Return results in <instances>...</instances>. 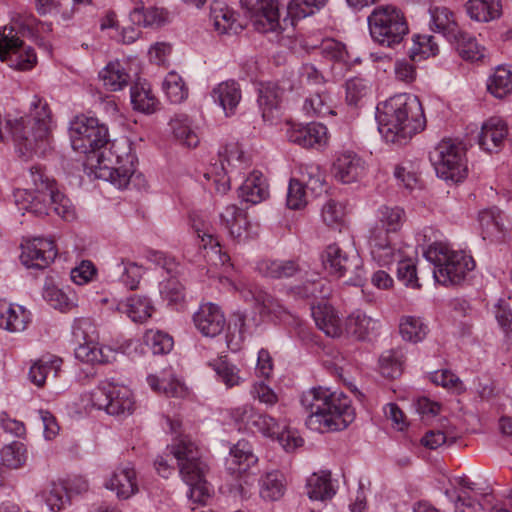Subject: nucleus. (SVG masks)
Returning <instances> with one entry per match:
<instances>
[{
	"instance_id": "64",
	"label": "nucleus",
	"mask_w": 512,
	"mask_h": 512,
	"mask_svg": "<svg viewBox=\"0 0 512 512\" xmlns=\"http://www.w3.org/2000/svg\"><path fill=\"white\" fill-rule=\"evenodd\" d=\"M306 205V192L302 181L291 179L287 191V206L290 209H301Z\"/></svg>"
},
{
	"instance_id": "34",
	"label": "nucleus",
	"mask_w": 512,
	"mask_h": 512,
	"mask_svg": "<svg viewBox=\"0 0 512 512\" xmlns=\"http://www.w3.org/2000/svg\"><path fill=\"white\" fill-rule=\"evenodd\" d=\"M327 0H291L287 6V17L280 20L281 27L275 33H280L288 27L293 26L296 18H305L314 14L316 10H319L326 4Z\"/></svg>"
},
{
	"instance_id": "30",
	"label": "nucleus",
	"mask_w": 512,
	"mask_h": 512,
	"mask_svg": "<svg viewBox=\"0 0 512 512\" xmlns=\"http://www.w3.org/2000/svg\"><path fill=\"white\" fill-rule=\"evenodd\" d=\"M212 98L222 107L226 116L233 115L241 100L240 86L233 80L221 82L213 88Z\"/></svg>"
},
{
	"instance_id": "25",
	"label": "nucleus",
	"mask_w": 512,
	"mask_h": 512,
	"mask_svg": "<svg viewBox=\"0 0 512 512\" xmlns=\"http://www.w3.org/2000/svg\"><path fill=\"white\" fill-rule=\"evenodd\" d=\"M130 20L138 26L158 28L169 21V13L164 8H145L143 2L139 0L135 2V7L130 12Z\"/></svg>"
},
{
	"instance_id": "35",
	"label": "nucleus",
	"mask_w": 512,
	"mask_h": 512,
	"mask_svg": "<svg viewBox=\"0 0 512 512\" xmlns=\"http://www.w3.org/2000/svg\"><path fill=\"white\" fill-rule=\"evenodd\" d=\"M466 10L471 19L478 22H490L502 14L500 0H468Z\"/></svg>"
},
{
	"instance_id": "38",
	"label": "nucleus",
	"mask_w": 512,
	"mask_h": 512,
	"mask_svg": "<svg viewBox=\"0 0 512 512\" xmlns=\"http://www.w3.org/2000/svg\"><path fill=\"white\" fill-rule=\"evenodd\" d=\"M455 38L449 42L455 47L459 56L467 61H478L484 57V48L481 47L476 38L467 32L459 30Z\"/></svg>"
},
{
	"instance_id": "19",
	"label": "nucleus",
	"mask_w": 512,
	"mask_h": 512,
	"mask_svg": "<svg viewBox=\"0 0 512 512\" xmlns=\"http://www.w3.org/2000/svg\"><path fill=\"white\" fill-rule=\"evenodd\" d=\"M105 487L114 491L117 497L123 500L136 494L138 482L134 467L130 463L118 466L106 481Z\"/></svg>"
},
{
	"instance_id": "60",
	"label": "nucleus",
	"mask_w": 512,
	"mask_h": 512,
	"mask_svg": "<svg viewBox=\"0 0 512 512\" xmlns=\"http://www.w3.org/2000/svg\"><path fill=\"white\" fill-rule=\"evenodd\" d=\"M430 379L434 384L442 386L457 394H460L465 390V387L459 377L447 369L433 372Z\"/></svg>"
},
{
	"instance_id": "16",
	"label": "nucleus",
	"mask_w": 512,
	"mask_h": 512,
	"mask_svg": "<svg viewBox=\"0 0 512 512\" xmlns=\"http://www.w3.org/2000/svg\"><path fill=\"white\" fill-rule=\"evenodd\" d=\"M199 332L206 337L219 335L226 326V319L220 307L213 303L202 304L193 316Z\"/></svg>"
},
{
	"instance_id": "36",
	"label": "nucleus",
	"mask_w": 512,
	"mask_h": 512,
	"mask_svg": "<svg viewBox=\"0 0 512 512\" xmlns=\"http://www.w3.org/2000/svg\"><path fill=\"white\" fill-rule=\"evenodd\" d=\"M142 266L126 259H119L111 266V276L118 278L130 290L138 287L143 275Z\"/></svg>"
},
{
	"instance_id": "57",
	"label": "nucleus",
	"mask_w": 512,
	"mask_h": 512,
	"mask_svg": "<svg viewBox=\"0 0 512 512\" xmlns=\"http://www.w3.org/2000/svg\"><path fill=\"white\" fill-rule=\"evenodd\" d=\"M147 381L154 391L161 392L167 397H182L185 394L184 385L176 379H159L154 375H150Z\"/></svg>"
},
{
	"instance_id": "59",
	"label": "nucleus",
	"mask_w": 512,
	"mask_h": 512,
	"mask_svg": "<svg viewBox=\"0 0 512 512\" xmlns=\"http://www.w3.org/2000/svg\"><path fill=\"white\" fill-rule=\"evenodd\" d=\"M370 86L361 78H352L346 82V101L350 106H358L368 95Z\"/></svg>"
},
{
	"instance_id": "40",
	"label": "nucleus",
	"mask_w": 512,
	"mask_h": 512,
	"mask_svg": "<svg viewBox=\"0 0 512 512\" xmlns=\"http://www.w3.org/2000/svg\"><path fill=\"white\" fill-rule=\"evenodd\" d=\"M258 270L266 277L283 279L294 276L300 271L295 260H263L258 263Z\"/></svg>"
},
{
	"instance_id": "7",
	"label": "nucleus",
	"mask_w": 512,
	"mask_h": 512,
	"mask_svg": "<svg viewBox=\"0 0 512 512\" xmlns=\"http://www.w3.org/2000/svg\"><path fill=\"white\" fill-rule=\"evenodd\" d=\"M32 16L15 20L0 32V60L18 70H28L36 63V54L31 47H25L20 36L31 32Z\"/></svg>"
},
{
	"instance_id": "29",
	"label": "nucleus",
	"mask_w": 512,
	"mask_h": 512,
	"mask_svg": "<svg viewBox=\"0 0 512 512\" xmlns=\"http://www.w3.org/2000/svg\"><path fill=\"white\" fill-rule=\"evenodd\" d=\"M191 221L192 228L197 233L198 238L201 239V247L205 250H207L208 247L210 249L206 256L209 257L210 260H212L213 257H217L221 265H226V263L230 261V257L225 252H222L218 239L210 233L207 223L198 216H193Z\"/></svg>"
},
{
	"instance_id": "43",
	"label": "nucleus",
	"mask_w": 512,
	"mask_h": 512,
	"mask_svg": "<svg viewBox=\"0 0 512 512\" xmlns=\"http://www.w3.org/2000/svg\"><path fill=\"white\" fill-rule=\"evenodd\" d=\"M99 78L110 91L122 90L130 81L129 74L118 61L108 63L107 66L100 71Z\"/></svg>"
},
{
	"instance_id": "23",
	"label": "nucleus",
	"mask_w": 512,
	"mask_h": 512,
	"mask_svg": "<svg viewBox=\"0 0 512 512\" xmlns=\"http://www.w3.org/2000/svg\"><path fill=\"white\" fill-rule=\"evenodd\" d=\"M210 19L218 34L233 35L244 29V25L236 19L234 11L218 1L211 4Z\"/></svg>"
},
{
	"instance_id": "41",
	"label": "nucleus",
	"mask_w": 512,
	"mask_h": 512,
	"mask_svg": "<svg viewBox=\"0 0 512 512\" xmlns=\"http://www.w3.org/2000/svg\"><path fill=\"white\" fill-rule=\"evenodd\" d=\"M221 224L232 238L240 240L247 227L246 213L234 204L225 207L220 214Z\"/></svg>"
},
{
	"instance_id": "42",
	"label": "nucleus",
	"mask_w": 512,
	"mask_h": 512,
	"mask_svg": "<svg viewBox=\"0 0 512 512\" xmlns=\"http://www.w3.org/2000/svg\"><path fill=\"white\" fill-rule=\"evenodd\" d=\"M483 238H499L504 233L503 217L500 209L492 207L482 210L478 215Z\"/></svg>"
},
{
	"instance_id": "51",
	"label": "nucleus",
	"mask_w": 512,
	"mask_h": 512,
	"mask_svg": "<svg viewBox=\"0 0 512 512\" xmlns=\"http://www.w3.org/2000/svg\"><path fill=\"white\" fill-rule=\"evenodd\" d=\"M61 362V359L58 358L38 360L30 367V381L39 387L43 386L49 373L54 372V376L57 375Z\"/></svg>"
},
{
	"instance_id": "3",
	"label": "nucleus",
	"mask_w": 512,
	"mask_h": 512,
	"mask_svg": "<svg viewBox=\"0 0 512 512\" xmlns=\"http://www.w3.org/2000/svg\"><path fill=\"white\" fill-rule=\"evenodd\" d=\"M307 414L306 425L321 433L341 431L355 420L351 400L343 392H331L327 388H311L300 399Z\"/></svg>"
},
{
	"instance_id": "13",
	"label": "nucleus",
	"mask_w": 512,
	"mask_h": 512,
	"mask_svg": "<svg viewBox=\"0 0 512 512\" xmlns=\"http://www.w3.org/2000/svg\"><path fill=\"white\" fill-rule=\"evenodd\" d=\"M21 262L28 268L45 269L56 258L57 250L54 241L45 238H34L21 245Z\"/></svg>"
},
{
	"instance_id": "47",
	"label": "nucleus",
	"mask_w": 512,
	"mask_h": 512,
	"mask_svg": "<svg viewBox=\"0 0 512 512\" xmlns=\"http://www.w3.org/2000/svg\"><path fill=\"white\" fill-rule=\"evenodd\" d=\"M302 180L313 194L320 195L325 189V173L320 165L307 163L300 166Z\"/></svg>"
},
{
	"instance_id": "50",
	"label": "nucleus",
	"mask_w": 512,
	"mask_h": 512,
	"mask_svg": "<svg viewBox=\"0 0 512 512\" xmlns=\"http://www.w3.org/2000/svg\"><path fill=\"white\" fill-rule=\"evenodd\" d=\"M399 330L402 338L406 341L417 343L427 335V326L420 318L406 316L401 319Z\"/></svg>"
},
{
	"instance_id": "52",
	"label": "nucleus",
	"mask_w": 512,
	"mask_h": 512,
	"mask_svg": "<svg viewBox=\"0 0 512 512\" xmlns=\"http://www.w3.org/2000/svg\"><path fill=\"white\" fill-rule=\"evenodd\" d=\"M144 344L154 355H164L173 348V339L159 330H148L143 337Z\"/></svg>"
},
{
	"instance_id": "14",
	"label": "nucleus",
	"mask_w": 512,
	"mask_h": 512,
	"mask_svg": "<svg viewBox=\"0 0 512 512\" xmlns=\"http://www.w3.org/2000/svg\"><path fill=\"white\" fill-rule=\"evenodd\" d=\"M74 336L77 340L82 338L83 343L75 348V357L81 362L89 364H106L115 359V351L109 347H101L93 339L88 338L85 331L80 327L74 331Z\"/></svg>"
},
{
	"instance_id": "21",
	"label": "nucleus",
	"mask_w": 512,
	"mask_h": 512,
	"mask_svg": "<svg viewBox=\"0 0 512 512\" xmlns=\"http://www.w3.org/2000/svg\"><path fill=\"white\" fill-rule=\"evenodd\" d=\"M258 457L254 454L252 446L245 440H240L230 448V457L227 460L228 470L232 474L254 473Z\"/></svg>"
},
{
	"instance_id": "22",
	"label": "nucleus",
	"mask_w": 512,
	"mask_h": 512,
	"mask_svg": "<svg viewBox=\"0 0 512 512\" xmlns=\"http://www.w3.org/2000/svg\"><path fill=\"white\" fill-rule=\"evenodd\" d=\"M31 322V313L21 305L0 300V328L9 332H22Z\"/></svg>"
},
{
	"instance_id": "62",
	"label": "nucleus",
	"mask_w": 512,
	"mask_h": 512,
	"mask_svg": "<svg viewBox=\"0 0 512 512\" xmlns=\"http://www.w3.org/2000/svg\"><path fill=\"white\" fill-rule=\"evenodd\" d=\"M213 369L227 387L239 385L240 376L236 366L225 359H219L213 364Z\"/></svg>"
},
{
	"instance_id": "1",
	"label": "nucleus",
	"mask_w": 512,
	"mask_h": 512,
	"mask_svg": "<svg viewBox=\"0 0 512 512\" xmlns=\"http://www.w3.org/2000/svg\"><path fill=\"white\" fill-rule=\"evenodd\" d=\"M70 140L72 148L96 159L99 168L108 170L111 182L119 188L127 187L135 177L136 156L128 141H113L109 149L108 128L95 117L76 116L71 122ZM141 175H136V178Z\"/></svg>"
},
{
	"instance_id": "12",
	"label": "nucleus",
	"mask_w": 512,
	"mask_h": 512,
	"mask_svg": "<svg viewBox=\"0 0 512 512\" xmlns=\"http://www.w3.org/2000/svg\"><path fill=\"white\" fill-rule=\"evenodd\" d=\"M240 3L258 32L268 33L283 27L280 23L278 0H241Z\"/></svg>"
},
{
	"instance_id": "53",
	"label": "nucleus",
	"mask_w": 512,
	"mask_h": 512,
	"mask_svg": "<svg viewBox=\"0 0 512 512\" xmlns=\"http://www.w3.org/2000/svg\"><path fill=\"white\" fill-rule=\"evenodd\" d=\"M163 90L171 103H181L188 96V88L182 77L175 72L167 74L163 81Z\"/></svg>"
},
{
	"instance_id": "27",
	"label": "nucleus",
	"mask_w": 512,
	"mask_h": 512,
	"mask_svg": "<svg viewBox=\"0 0 512 512\" xmlns=\"http://www.w3.org/2000/svg\"><path fill=\"white\" fill-rule=\"evenodd\" d=\"M153 306L145 296L134 295L119 301L115 310L126 314L133 322L143 323L152 316Z\"/></svg>"
},
{
	"instance_id": "17",
	"label": "nucleus",
	"mask_w": 512,
	"mask_h": 512,
	"mask_svg": "<svg viewBox=\"0 0 512 512\" xmlns=\"http://www.w3.org/2000/svg\"><path fill=\"white\" fill-rule=\"evenodd\" d=\"M290 142L303 148H320L327 142V128L321 123L292 126L287 131Z\"/></svg>"
},
{
	"instance_id": "44",
	"label": "nucleus",
	"mask_w": 512,
	"mask_h": 512,
	"mask_svg": "<svg viewBox=\"0 0 512 512\" xmlns=\"http://www.w3.org/2000/svg\"><path fill=\"white\" fill-rule=\"evenodd\" d=\"M488 91L496 98H503L512 92V67L498 66L490 76Z\"/></svg>"
},
{
	"instance_id": "45",
	"label": "nucleus",
	"mask_w": 512,
	"mask_h": 512,
	"mask_svg": "<svg viewBox=\"0 0 512 512\" xmlns=\"http://www.w3.org/2000/svg\"><path fill=\"white\" fill-rule=\"evenodd\" d=\"M131 102L135 110L143 113H153L158 103L146 83H136L130 90Z\"/></svg>"
},
{
	"instance_id": "11",
	"label": "nucleus",
	"mask_w": 512,
	"mask_h": 512,
	"mask_svg": "<svg viewBox=\"0 0 512 512\" xmlns=\"http://www.w3.org/2000/svg\"><path fill=\"white\" fill-rule=\"evenodd\" d=\"M91 402L99 410L110 415L130 414L134 408L131 390L111 381H102L91 393Z\"/></svg>"
},
{
	"instance_id": "56",
	"label": "nucleus",
	"mask_w": 512,
	"mask_h": 512,
	"mask_svg": "<svg viewBox=\"0 0 512 512\" xmlns=\"http://www.w3.org/2000/svg\"><path fill=\"white\" fill-rule=\"evenodd\" d=\"M286 427L284 419H276L270 415L259 413L255 417L253 431H258L264 436L274 438L280 433L282 428Z\"/></svg>"
},
{
	"instance_id": "20",
	"label": "nucleus",
	"mask_w": 512,
	"mask_h": 512,
	"mask_svg": "<svg viewBox=\"0 0 512 512\" xmlns=\"http://www.w3.org/2000/svg\"><path fill=\"white\" fill-rule=\"evenodd\" d=\"M365 170V162L353 152L342 153L333 164L334 176L343 184L359 181Z\"/></svg>"
},
{
	"instance_id": "10",
	"label": "nucleus",
	"mask_w": 512,
	"mask_h": 512,
	"mask_svg": "<svg viewBox=\"0 0 512 512\" xmlns=\"http://www.w3.org/2000/svg\"><path fill=\"white\" fill-rule=\"evenodd\" d=\"M323 263L337 277H348V282L359 285L364 278L363 261L355 249L343 250L337 243L330 244L322 254Z\"/></svg>"
},
{
	"instance_id": "37",
	"label": "nucleus",
	"mask_w": 512,
	"mask_h": 512,
	"mask_svg": "<svg viewBox=\"0 0 512 512\" xmlns=\"http://www.w3.org/2000/svg\"><path fill=\"white\" fill-rule=\"evenodd\" d=\"M303 48H305L306 50H318L319 54L325 60L331 61L335 65L344 66L349 61L348 52L346 51L345 46L334 39L322 40L320 45L309 44L308 42H305L303 44Z\"/></svg>"
},
{
	"instance_id": "5",
	"label": "nucleus",
	"mask_w": 512,
	"mask_h": 512,
	"mask_svg": "<svg viewBox=\"0 0 512 512\" xmlns=\"http://www.w3.org/2000/svg\"><path fill=\"white\" fill-rule=\"evenodd\" d=\"M168 449L177 462L182 479L190 487L189 499L204 504L210 497V489L205 480L208 465L202 459L198 446L188 436L179 434Z\"/></svg>"
},
{
	"instance_id": "39",
	"label": "nucleus",
	"mask_w": 512,
	"mask_h": 512,
	"mask_svg": "<svg viewBox=\"0 0 512 512\" xmlns=\"http://www.w3.org/2000/svg\"><path fill=\"white\" fill-rule=\"evenodd\" d=\"M378 223L372 229H383L388 236L399 231L406 219L405 211L398 207L383 205L377 212Z\"/></svg>"
},
{
	"instance_id": "54",
	"label": "nucleus",
	"mask_w": 512,
	"mask_h": 512,
	"mask_svg": "<svg viewBox=\"0 0 512 512\" xmlns=\"http://www.w3.org/2000/svg\"><path fill=\"white\" fill-rule=\"evenodd\" d=\"M330 97L322 89L316 91L305 100L303 109L309 116L324 117L332 113L331 106L329 105Z\"/></svg>"
},
{
	"instance_id": "32",
	"label": "nucleus",
	"mask_w": 512,
	"mask_h": 512,
	"mask_svg": "<svg viewBox=\"0 0 512 512\" xmlns=\"http://www.w3.org/2000/svg\"><path fill=\"white\" fill-rule=\"evenodd\" d=\"M306 490L311 500L322 502L330 500L336 494V486L328 471L312 474L307 480Z\"/></svg>"
},
{
	"instance_id": "63",
	"label": "nucleus",
	"mask_w": 512,
	"mask_h": 512,
	"mask_svg": "<svg viewBox=\"0 0 512 512\" xmlns=\"http://www.w3.org/2000/svg\"><path fill=\"white\" fill-rule=\"evenodd\" d=\"M43 297L53 308L61 311L68 310L73 305L69 297L54 285L44 287Z\"/></svg>"
},
{
	"instance_id": "61",
	"label": "nucleus",
	"mask_w": 512,
	"mask_h": 512,
	"mask_svg": "<svg viewBox=\"0 0 512 512\" xmlns=\"http://www.w3.org/2000/svg\"><path fill=\"white\" fill-rule=\"evenodd\" d=\"M257 414L258 412L255 408L248 404L236 407L230 413L231 418L236 423L239 430L246 429L251 431H253V425Z\"/></svg>"
},
{
	"instance_id": "55",
	"label": "nucleus",
	"mask_w": 512,
	"mask_h": 512,
	"mask_svg": "<svg viewBox=\"0 0 512 512\" xmlns=\"http://www.w3.org/2000/svg\"><path fill=\"white\" fill-rule=\"evenodd\" d=\"M1 460L8 468H20L26 461L25 445L19 441L5 445L1 450Z\"/></svg>"
},
{
	"instance_id": "2",
	"label": "nucleus",
	"mask_w": 512,
	"mask_h": 512,
	"mask_svg": "<svg viewBox=\"0 0 512 512\" xmlns=\"http://www.w3.org/2000/svg\"><path fill=\"white\" fill-rule=\"evenodd\" d=\"M378 130L387 142L403 145L426 126L421 102L415 95L398 94L376 110Z\"/></svg>"
},
{
	"instance_id": "49",
	"label": "nucleus",
	"mask_w": 512,
	"mask_h": 512,
	"mask_svg": "<svg viewBox=\"0 0 512 512\" xmlns=\"http://www.w3.org/2000/svg\"><path fill=\"white\" fill-rule=\"evenodd\" d=\"M283 97V89L276 83L261 84L259 88L258 104L263 110V117L276 109Z\"/></svg>"
},
{
	"instance_id": "15",
	"label": "nucleus",
	"mask_w": 512,
	"mask_h": 512,
	"mask_svg": "<svg viewBox=\"0 0 512 512\" xmlns=\"http://www.w3.org/2000/svg\"><path fill=\"white\" fill-rule=\"evenodd\" d=\"M507 135V124L499 117H491L483 122L476 139L482 150L492 153L502 149Z\"/></svg>"
},
{
	"instance_id": "31",
	"label": "nucleus",
	"mask_w": 512,
	"mask_h": 512,
	"mask_svg": "<svg viewBox=\"0 0 512 512\" xmlns=\"http://www.w3.org/2000/svg\"><path fill=\"white\" fill-rule=\"evenodd\" d=\"M378 320L366 315L360 310L351 313L346 320V330L358 340H368L379 329Z\"/></svg>"
},
{
	"instance_id": "28",
	"label": "nucleus",
	"mask_w": 512,
	"mask_h": 512,
	"mask_svg": "<svg viewBox=\"0 0 512 512\" xmlns=\"http://www.w3.org/2000/svg\"><path fill=\"white\" fill-rule=\"evenodd\" d=\"M312 317L317 327L329 337H339L342 334L341 320L335 309L324 303L311 307Z\"/></svg>"
},
{
	"instance_id": "33",
	"label": "nucleus",
	"mask_w": 512,
	"mask_h": 512,
	"mask_svg": "<svg viewBox=\"0 0 512 512\" xmlns=\"http://www.w3.org/2000/svg\"><path fill=\"white\" fill-rule=\"evenodd\" d=\"M286 487V478L278 470L265 473L259 480V493L261 498L266 501L281 499L286 492Z\"/></svg>"
},
{
	"instance_id": "58",
	"label": "nucleus",
	"mask_w": 512,
	"mask_h": 512,
	"mask_svg": "<svg viewBox=\"0 0 512 512\" xmlns=\"http://www.w3.org/2000/svg\"><path fill=\"white\" fill-rule=\"evenodd\" d=\"M402 353L397 350L385 351L380 359V368L384 376L395 378L402 373Z\"/></svg>"
},
{
	"instance_id": "18",
	"label": "nucleus",
	"mask_w": 512,
	"mask_h": 512,
	"mask_svg": "<svg viewBox=\"0 0 512 512\" xmlns=\"http://www.w3.org/2000/svg\"><path fill=\"white\" fill-rule=\"evenodd\" d=\"M368 243L372 258L380 266H389L401 258L400 251L383 229H371Z\"/></svg>"
},
{
	"instance_id": "26",
	"label": "nucleus",
	"mask_w": 512,
	"mask_h": 512,
	"mask_svg": "<svg viewBox=\"0 0 512 512\" xmlns=\"http://www.w3.org/2000/svg\"><path fill=\"white\" fill-rule=\"evenodd\" d=\"M269 196L268 184L260 171H253L239 187V197L248 203L258 204Z\"/></svg>"
},
{
	"instance_id": "46",
	"label": "nucleus",
	"mask_w": 512,
	"mask_h": 512,
	"mask_svg": "<svg viewBox=\"0 0 512 512\" xmlns=\"http://www.w3.org/2000/svg\"><path fill=\"white\" fill-rule=\"evenodd\" d=\"M175 138L187 147H196L199 143L198 135L192 130L187 115H176L170 122Z\"/></svg>"
},
{
	"instance_id": "9",
	"label": "nucleus",
	"mask_w": 512,
	"mask_h": 512,
	"mask_svg": "<svg viewBox=\"0 0 512 512\" xmlns=\"http://www.w3.org/2000/svg\"><path fill=\"white\" fill-rule=\"evenodd\" d=\"M430 159L437 176L446 181L459 182L467 175L465 148L461 143H456L451 139L442 140L431 154Z\"/></svg>"
},
{
	"instance_id": "48",
	"label": "nucleus",
	"mask_w": 512,
	"mask_h": 512,
	"mask_svg": "<svg viewBox=\"0 0 512 512\" xmlns=\"http://www.w3.org/2000/svg\"><path fill=\"white\" fill-rule=\"evenodd\" d=\"M44 501L49 509L58 512L65 507L69 501L66 487L61 483L51 482L38 495Z\"/></svg>"
},
{
	"instance_id": "6",
	"label": "nucleus",
	"mask_w": 512,
	"mask_h": 512,
	"mask_svg": "<svg viewBox=\"0 0 512 512\" xmlns=\"http://www.w3.org/2000/svg\"><path fill=\"white\" fill-rule=\"evenodd\" d=\"M424 256L433 264L435 281L444 286L461 284L475 268V261L471 256L464 251L451 250L441 242L430 245Z\"/></svg>"
},
{
	"instance_id": "24",
	"label": "nucleus",
	"mask_w": 512,
	"mask_h": 512,
	"mask_svg": "<svg viewBox=\"0 0 512 512\" xmlns=\"http://www.w3.org/2000/svg\"><path fill=\"white\" fill-rule=\"evenodd\" d=\"M430 30L443 35L448 41L457 36L460 27L456 22L454 13L444 6H431L429 8Z\"/></svg>"
},
{
	"instance_id": "4",
	"label": "nucleus",
	"mask_w": 512,
	"mask_h": 512,
	"mask_svg": "<svg viewBox=\"0 0 512 512\" xmlns=\"http://www.w3.org/2000/svg\"><path fill=\"white\" fill-rule=\"evenodd\" d=\"M29 175L34 188L16 191L14 197L18 209L37 216L47 215L52 209L64 220H72L75 216L74 209L70 200L57 189L55 181L40 166H32Z\"/></svg>"
},
{
	"instance_id": "8",
	"label": "nucleus",
	"mask_w": 512,
	"mask_h": 512,
	"mask_svg": "<svg viewBox=\"0 0 512 512\" xmlns=\"http://www.w3.org/2000/svg\"><path fill=\"white\" fill-rule=\"evenodd\" d=\"M372 39L378 44L393 47L401 43L409 32L404 13L393 5H380L368 16Z\"/></svg>"
}]
</instances>
